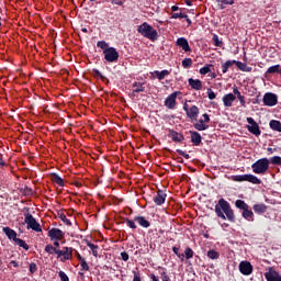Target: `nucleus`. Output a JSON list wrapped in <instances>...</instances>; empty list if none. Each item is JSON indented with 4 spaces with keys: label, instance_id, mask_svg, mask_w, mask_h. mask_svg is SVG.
Wrapping results in <instances>:
<instances>
[{
    "label": "nucleus",
    "instance_id": "1",
    "mask_svg": "<svg viewBox=\"0 0 281 281\" xmlns=\"http://www.w3.org/2000/svg\"><path fill=\"white\" fill-rule=\"evenodd\" d=\"M215 214L217 218H222V221H229V223H236V215L234 214V210H232V204L227 202L225 199H220L217 204L215 205Z\"/></svg>",
    "mask_w": 281,
    "mask_h": 281
},
{
    "label": "nucleus",
    "instance_id": "2",
    "mask_svg": "<svg viewBox=\"0 0 281 281\" xmlns=\"http://www.w3.org/2000/svg\"><path fill=\"white\" fill-rule=\"evenodd\" d=\"M137 32L140 34V36L148 38V41H151L153 43L159 38V33H157V30H155L153 25L148 24V22H144L143 24L138 25Z\"/></svg>",
    "mask_w": 281,
    "mask_h": 281
},
{
    "label": "nucleus",
    "instance_id": "3",
    "mask_svg": "<svg viewBox=\"0 0 281 281\" xmlns=\"http://www.w3.org/2000/svg\"><path fill=\"white\" fill-rule=\"evenodd\" d=\"M229 179L236 183H243V181H248V183H252L254 186H260L262 183V180L251 173L231 176Z\"/></svg>",
    "mask_w": 281,
    "mask_h": 281
},
{
    "label": "nucleus",
    "instance_id": "4",
    "mask_svg": "<svg viewBox=\"0 0 281 281\" xmlns=\"http://www.w3.org/2000/svg\"><path fill=\"white\" fill-rule=\"evenodd\" d=\"M255 175H265L269 170V158H260L251 165Z\"/></svg>",
    "mask_w": 281,
    "mask_h": 281
},
{
    "label": "nucleus",
    "instance_id": "5",
    "mask_svg": "<svg viewBox=\"0 0 281 281\" xmlns=\"http://www.w3.org/2000/svg\"><path fill=\"white\" fill-rule=\"evenodd\" d=\"M24 223L27 225V229H33V232L37 233L43 232L41 224L36 222V218L30 212L24 213Z\"/></svg>",
    "mask_w": 281,
    "mask_h": 281
},
{
    "label": "nucleus",
    "instance_id": "6",
    "mask_svg": "<svg viewBox=\"0 0 281 281\" xmlns=\"http://www.w3.org/2000/svg\"><path fill=\"white\" fill-rule=\"evenodd\" d=\"M103 56L106 63H117V60L120 59V53L117 52V49H115V47H110L103 50Z\"/></svg>",
    "mask_w": 281,
    "mask_h": 281
},
{
    "label": "nucleus",
    "instance_id": "7",
    "mask_svg": "<svg viewBox=\"0 0 281 281\" xmlns=\"http://www.w3.org/2000/svg\"><path fill=\"white\" fill-rule=\"evenodd\" d=\"M246 120L248 124H250V125H247V130L249 131V133H251L256 137H260L262 131H260V126L257 124L254 117H247Z\"/></svg>",
    "mask_w": 281,
    "mask_h": 281
},
{
    "label": "nucleus",
    "instance_id": "8",
    "mask_svg": "<svg viewBox=\"0 0 281 281\" xmlns=\"http://www.w3.org/2000/svg\"><path fill=\"white\" fill-rule=\"evenodd\" d=\"M166 199H168V194L166 193V191L159 189L154 195L153 201L155 205L161 206L164 205V203H166Z\"/></svg>",
    "mask_w": 281,
    "mask_h": 281
},
{
    "label": "nucleus",
    "instance_id": "9",
    "mask_svg": "<svg viewBox=\"0 0 281 281\" xmlns=\"http://www.w3.org/2000/svg\"><path fill=\"white\" fill-rule=\"evenodd\" d=\"M239 271L243 276H251L254 273V266L249 261H241L239 263Z\"/></svg>",
    "mask_w": 281,
    "mask_h": 281
},
{
    "label": "nucleus",
    "instance_id": "10",
    "mask_svg": "<svg viewBox=\"0 0 281 281\" xmlns=\"http://www.w3.org/2000/svg\"><path fill=\"white\" fill-rule=\"evenodd\" d=\"M263 104L265 106H276V104H278V95L267 92L263 95Z\"/></svg>",
    "mask_w": 281,
    "mask_h": 281
},
{
    "label": "nucleus",
    "instance_id": "11",
    "mask_svg": "<svg viewBox=\"0 0 281 281\" xmlns=\"http://www.w3.org/2000/svg\"><path fill=\"white\" fill-rule=\"evenodd\" d=\"M144 85H146L145 82H139V81H134L132 83V98H137V93H144V91H146V87H144Z\"/></svg>",
    "mask_w": 281,
    "mask_h": 281
},
{
    "label": "nucleus",
    "instance_id": "12",
    "mask_svg": "<svg viewBox=\"0 0 281 281\" xmlns=\"http://www.w3.org/2000/svg\"><path fill=\"white\" fill-rule=\"evenodd\" d=\"M48 237L50 240H63L65 238V232L60 231V228H50L48 231Z\"/></svg>",
    "mask_w": 281,
    "mask_h": 281
},
{
    "label": "nucleus",
    "instance_id": "13",
    "mask_svg": "<svg viewBox=\"0 0 281 281\" xmlns=\"http://www.w3.org/2000/svg\"><path fill=\"white\" fill-rule=\"evenodd\" d=\"M178 93H181L179 91H176L171 94H169L166 100H165V106H167V109H175V106H177V95Z\"/></svg>",
    "mask_w": 281,
    "mask_h": 281
},
{
    "label": "nucleus",
    "instance_id": "14",
    "mask_svg": "<svg viewBox=\"0 0 281 281\" xmlns=\"http://www.w3.org/2000/svg\"><path fill=\"white\" fill-rule=\"evenodd\" d=\"M71 258H74V248L64 247L61 250L60 262H66V260H71Z\"/></svg>",
    "mask_w": 281,
    "mask_h": 281
},
{
    "label": "nucleus",
    "instance_id": "15",
    "mask_svg": "<svg viewBox=\"0 0 281 281\" xmlns=\"http://www.w3.org/2000/svg\"><path fill=\"white\" fill-rule=\"evenodd\" d=\"M71 258H74V248L64 247L61 250L60 262H66V260H71Z\"/></svg>",
    "mask_w": 281,
    "mask_h": 281
},
{
    "label": "nucleus",
    "instance_id": "16",
    "mask_svg": "<svg viewBox=\"0 0 281 281\" xmlns=\"http://www.w3.org/2000/svg\"><path fill=\"white\" fill-rule=\"evenodd\" d=\"M168 137H170L176 144H180V142H183V139H186V136H183V134L175 130H169Z\"/></svg>",
    "mask_w": 281,
    "mask_h": 281
},
{
    "label": "nucleus",
    "instance_id": "17",
    "mask_svg": "<svg viewBox=\"0 0 281 281\" xmlns=\"http://www.w3.org/2000/svg\"><path fill=\"white\" fill-rule=\"evenodd\" d=\"M176 45L178 47H181L183 52H192V48L190 47V43H188V40L186 37H179L176 42Z\"/></svg>",
    "mask_w": 281,
    "mask_h": 281
},
{
    "label": "nucleus",
    "instance_id": "18",
    "mask_svg": "<svg viewBox=\"0 0 281 281\" xmlns=\"http://www.w3.org/2000/svg\"><path fill=\"white\" fill-rule=\"evenodd\" d=\"M265 278L267 281H281L280 273L271 269L265 273Z\"/></svg>",
    "mask_w": 281,
    "mask_h": 281
},
{
    "label": "nucleus",
    "instance_id": "19",
    "mask_svg": "<svg viewBox=\"0 0 281 281\" xmlns=\"http://www.w3.org/2000/svg\"><path fill=\"white\" fill-rule=\"evenodd\" d=\"M188 82L189 87H191V89H193L194 91H201V89H203V81H201L200 79L189 78Z\"/></svg>",
    "mask_w": 281,
    "mask_h": 281
},
{
    "label": "nucleus",
    "instance_id": "20",
    "mask_svg": "<svg viewBox=\"0 0 281 281\" xmlns=\"http://www.w3.org/2000/svg\"><path fill=\"white\" fill-rule=\"evenodd\" d=\"M191 135V143L193 146H201V142H203V137H201V134L199 132L190 131Z\"/></svg>",
    "mask_w": 281,
    "mask_h": 281
},
{
    "label": "nucleus",
    "instance_id": "21",
    "mask_svg": "<svg viewBox=\"0 0 281 281\" xmlns=\"http://www.w3.org/2000/svg\"><path fill=\"white\" fill-rule=\"evenodd\" d=\"M222 101H223L224 106L229 109V106H232V104H234V102L236 101V95H234V93L225 94L223 97Z\"/></svg>",
    "mask_w": 281,
    "mask_h": 281
},
{
    "label": "nucleus",
    "instance_id": "22",
    "mask_svg": "<svg viewBox=\"0 0 281 281\" xmlns=\"http://www.w3.org/2000/svg\"><path fill=\"white\" fill-rule=\"evenodd\" d=\"M3 234L9 238V240H13V243L16 240V233L14 229L5 226L2 228Z\"/></svg>",
    "mask_w": 281,
    "mask_h": 281
},
{
    "label": "nucleus",
    "instance_id": "23",
    "mask_svg": "<svg viewBox=\"0 0 281 281\" xmlns=\"http://www.w3.org/2000/svg\"><path fill=\"white\" fill-rule=\"evenodd\" d=\"M134 221L138 223L140 227H144L145 229H148L150 227V222L146 220L145 216H135Z\"/></svg>",
    "mask_w": 281,
    "mask_h": 281
},
{
    "label": "nucleus",
    "instance_id": "24",
    "mask_svg": "<svg viewBox=\"0 0 281 281\" xmlns=\"http://www.w3.org/2000/svg\"><path fill=\"white\" fill-rule=\"evenodd\" d=\"M187 117H189V120H196L199 117V106L192 105L191 108H189Z\"/></svg>",
    "mask_w": 281,
    "mask_h": 281
},
{
    "label": "nucleus",
    "instance_id": "25",
    "mask_svg": "<svg viewBox=\"0 0 281 281\" xmlns=\"http://www.w3.org/2000/svg\"><path fill=\"white\" fill-rule=\"evenodd\" d=\"M50 180L53 181V183H56L57 186H59V188L65 187V180H63V178H60V176H58V173H52Z\"/></svg>",
    "mask_w": 281,
    "mask_h": 281
},
{
    "label": "nucleus",
    "instance_id": "26",
    "mask_svg": "<svg viewBox=\"0 0 281 281\" xmlns=\"http://www.w3.org/2000/svg\"><path fill=\"white\" fill-rule=\"evenodd\" d=\"M154 76H156L158 80H165L167 76H170V70H155Z\"/></svg>",
    "mask_w": 281,
    "mask_h": 281
},
{
    "label": "nucleus",
    "instance_id": "27",
    "mask_svg": "<svg viewBox=\"0 0 281 281\" xmlns=\"http://www.w3.org/2000/svg\"><path fill=\"white\" fill-rule=\"evenodd\" d=\"M193 126L195 131H207V128H210V125H206L203 119H201L199 123H194Z\"/></svg>",
    "mask_w": 281,
    "mask_h": 281
},
{
    "label": "nucleus",
    "instance_id": "28",
    "mask_svg": "<svg viewBox=\"0 0 281 281\" xmlns=\"http://www.w3.org/2000/svg\"><path fill=\"white\" fill-rule=\"evenodd\" d=\"M269 126L272 131H277V133H281V122L278 120H271Z\"/></svg>",
    "mask_w": 281,
    "mask_h": 281
},
{
    "label": "nucleus",
    "instance_id": "29",
    "mask_svg": "<svg viewBox=\"0 0 281 281\" xmlns=\"http://www.w3.org/2000/svg\"><path fill=\"white\" fill-rule=\"evenodd\" d=\"M254 212H256V214H265V212H267V206L266 204H255L252 206Z\"/></svg>",
    "mask_w": 281,
    "mask_h": 281
},
{
    "label": "nucleus",
    "instance_id": "30",
    "mask_svg": "<svg viewBox=\"0 0 281 281\" xmlns=\"http://www.w3.org/2000/svg\"><path fill=\"white\" fill-rule=\"evenodd\" d=\"M86 245L91 249L92 256H94V258H98V249H100V247L89 240H86Z\"/></svg>",
    "mask_w": 281,
    "mask_h": 281
},
{
    "label": "nucleus",
    "instance_id": "31",
    "mask_svg": "<svg viewBox=\"0 0 281 281\" xmlns=\"http://www.w3.org/2000/svg\"><path fill=\"white\" fill-rule=\"evenodd\" d=\"M235 65H236L237 69H239L240 71H246V72L251 71V67L247 66V64H245L243 61L236 60Z\"/></svg>",
    "mask_w": 281,
    "mask_h": 281
},
{
    "label": "nucleus",
    "instance_id": "32",
    "mask_svg": "<svg viewBox=\"0 0 281 281\" xmlns=\"http://www.w3.org/2000/svg\"><path fill=\"white\" fill-rule=\"evenodd\" d=\"M235 63H236V59L226 60L224 64H222V72L227 74V71H229V67L235 65Z\"/></svg>",
    "mask_w": 281,
    "mask_h": 281
},
{
    "label": "nucleus",
    "instance_id": "33",
    "mask_svg": "<svg viewBox=\"0 0 281 281\" xmlns=\"http://www.w3.org/2000/svg\"><path fill=\"white\" fill-rule=\"evenodd\" d=\"M235 207H237V210H243V212H245L246 210L249 209V205L243 200H236Z\"/></svg>",
    "mask_w": 281,
    "mask_h": 281
},
{
    "label": "nucleus",
    "instance_id": "34",
    "mask_svg": "<svg viewBox=\"0 0 281 281\" xmlns=\"http://www.w3.org/2000/svg\"><path fill=\"white\" fill-rule=\"evenodd\" d=\"M243 218H245L246 221H251L254 222V211L246 209L245 211H243L241 213Z\"/></svg>",
    "mask_w": 281,
    "mask_h": 281
},
{
    "label": "nucleus",
    "instance_id": "35",
    "mask_svg": "<svg viewBox=\"0 0 281 281\" xmlns=\"http://www.w3.org/2000/svg\"><path fill=\"white\" fill-rule=\"evenodd\" d=\"M220 10H225V5H234V0H217Z\"/></svg>",
    "mask_w": 281,
    "mask_h": 281
},
{
    "label": "nucleus",
    "instance_id": "36",
    "mask_svg": "<svg viewBox=\"0 0 281 281\" xmlns=\"http://www.w3.org/2000/svg\"><path fill=\"white\" fill-rule=\"evenodd\" d=\"M58 218H60V221H63V223H65V225H68V227H71V221H69V218H67V215H65V213H63V211H59L57 213Z\"/></svg>",
    "mask_w": 281,
    "mask_h": 281
},
{
    "label": "nucleus",
    "instance_id": "37",
    "mask_svg": "<svg viewBox=\"0 0 281 281\" xmlns=\"http://www.w3.org/2000/svg\"><path fill=\"white\" fill-rule=\"evenodd\" d=\"M212 67H214V65H212V64H206L204 67H202L201 69H200V74H201V76H205V75H207V74H211L212 72Z\"/></svg>",
    "mask_w": 281,
    "mask_h": 281
},
{
    "label": "nucleus",
    "instance_id": "38",
    "mask_svg": "<svg viewBox=\"0 0 281 281\" xmlns=\"http://www.w3.org/2000/svg\"><path fill=\"white\" fill-rule=\"evenodd\" d=\"M271 74H280V65H274V66L269 67L266 71V78H267V76H269Z\"/></svg>",
    "mask_w": 281,
    "mask_h": 281
},
{
    "label": "nucleus",
    "instance_id": "39",
    "mask_svg": "<svg viewBox=\"0 0 281 281\" xmlns=\"http://www.w3.org/2000/svg\"><path fill=\"white\" fill-rule=\"evenodd\" d=\"M15 245H19V247H22V249H25V251H27L30 249V245H27V243H25V240L21 239V238H16L14 240Z\"/></svg>",
    "mask_w": 281,
    "mask_h": 281
},
{
    "label": "nucleus",
    "instance_id": "40",
    "mask_svg": "<svg viewBox=\"0 0 281 281\" xmlns=\"http://www.w3.org/2000/svg\"><path fill=\"white\" fill-rule=\"evenodd\" d=\"M58 248L54 247L52 244L45 246L44 251L49 255L56 254Z\"/></svg>",
    "mask_w": 281,
    "mask_h": 281
},
{
    "label": "nucleus",
    "instance_id": "41",
    "mask_svg": "<svg viewBox=\"0 0 281 281\" xmlns=\"http://www.w3.org/2000/svg\"><path fill=\"white\" fill-rule=\"evenodd\" d=\"M184 257L187 260L194 258V250H192V248H190V247H187L184 249Z\"/></svg>",
    "mask_w": 281,
    "mask_h": 281
},
{
    "label": "nucleus",
    "instance_id": "42",
    "mask_svg": "<svg viewBox=\"0 0 281 281\" xmlns=\"http://www.w3.org/2000/svg\"><path fill=\"white\" fill-rule=\"evenodd\" d=\"M158 269H161L162 272H160V278L162 281H170V276H168V272H166V268L158 267Z\"/></svg>",
    "mask_w": 281,
    "mask_h": 281
},
{
    "label": "nucleus",
    "instance_id": "43",
    "mask_svg": "<svg viewBox=\"0 0 281 281\" xmlns=\"http://www.w3.org/2000/svg\"><path fill=\"white\" fill-rule=\"evenodd\" d=\"M218 256V251L214 249L207 251V258H210L211 260H217Z\"/></svg>",
    "mask_w": 281,
    "mask_h": 281
},
{
    "label": "nucleus",
    "instance_id": "44",
    "mask_svg": "<svg viewBox=\"0 0 281 281\" xmlns=\"http://www.w3.org/2000/svg\"><path fill=\"white\" fill-rule=\"evenodd\" d=\"M179 249H180V248L177 247V246H173V247H172L173 254L177 255L178 258L183 261V260H186V255L180 254V252H179Z\"/></svg>",
    "mask_w": 281,
    "mask_h": 281
},
{
    "label": "nucleus",
    "instance_id": "45",
    "mask_svg": "<svg viewBox=\"0 0 281 281\" xmlns=\"http://www.w3.org/2000/svg\"><path fill=\"white\" fill-rule=\"evenodd\" d=\"M182 67L184 69H190V67H192V58H184L182 60Z\"/></svg>",
    "mask_w": 281,
    "mask_h": 281
},
{
    "label": "nucleus",
    "instance_id": "46",
    "mask_svg": "<svg viewBox=\"0 0 281 281\" xmlns=\"http://www.w3.org/2000/svg\"><path fill=\"white\" fill-rule=\"evenodd\" d=\"M97 47H99L100 49H103V52L105 50V49H109L110 47H109V43H106L105 41H99L98 43H97Z\"/></svg>",
    "mask_w": 281,
    "mask_h": 281
},
{
    "label": "nucleus",
    "instance_id": "47",
    "mask_svg": "<svg viewBox=\"0 0 281 281\" xmlns=\"http://www.w3.org/2000/svg\"><path fill=\"white\" fill-rule=\"evenodd\" d=\"M124 221L126 222L127 227L131 229H137V224H135V221L128 220V217H126Z\"/></svg>",
    "mask_w": 281,
    "mask_h": 281
},
{
    "label": "nucleus",
    "instance_id": "48",
    "mask_svg": "<svg viewBox=\"0 0 281 281\" xmlns=\"http://www.w3.org/2000/svg\"><path fill=\"white\" fill-rule=\"evenodd\" d=\"M270 162L273 166H281V157L280 156H273L272 158H270Z\"/></svg>",
    "mask_w": 281,
    "mask_h": 281
},
{
    "label": "nucleus",
    "instance_id": "49",
    "mask_svg": "<svg viewBox=\"0 0 281 281\" xmlns=\"http://www.w3.org/2000/svg\"><path fill=\"white\" fill-rule=\"evenodd\" d=\"M212 41H213L215 47H222L223 42L218 38V35L214 34L212 37Z\"/></svg>",
    "mask_w": 281,
    "mask_h": 281
},
{
    "label": "nucleus",
    "instance_id": "50",
    "mask_svg": "<svg viewBox=\"0 0 281 281\" xmlns=\"http://www.w3.org/2000/svg\"><path fill=\"white\" fill-rule=\"evenodd\" d=\"M171 19H188V14L180 12V13H171Z\"/></svg>",
    "mask_w": 281,
    "mask_h": 281
},
{
    "label": "nucleus",
    "instance_id": "51",
    "mask_svg": "<svg viewBox=\"0 0 281 281\" xmlns=\"http://www.w3.org/2000/svg\"><path fill=\"white\" fill-rule=\"evenodd\" d=\"M92 72L94 74V77L100 78L103 82H104V80H106V78L103 76L102 72H100V70L94 68V69H92Z\"/></svg>",
    "mask_w": 281,
    "mask_h": 281
},
{
    "label": "nucleus",
    "instance_id": "52",
    "mask_svg": "<svg viewBox=\"0 0 281 281\" xmlns=\"http://www.w3.org/2000/svg\"><path fill=\"white\" fill-rule=\"evenodd\" d=\"M58 276H59L60 281H69V276H67V273H65V271L60 270L58 272Z\"/></svg>",
    "mask_w": 281,
    "mask_h": 281
},
{
    "label": "nucleus",
    "instance_id": "53",
    "mask_svg": "<svg viewBox=\"0 0 281 281\" xmlns=\"http://www.w3.org/2000/svg\"><path fill=\"white\" fill-rule=\"evenodd\" d=\"M29 271L30 273H36L38 271V266L34 262L30 263Z\"/></svg>",
    "mask_w": 281,
    "mask_h": 281
},
{
    "label": "nucleus",
    "instance_id": "54",
    "mask_svg": "<svg viewBox=\"0 0 281 281\" xmlns=\"http://www.w3.org/2000/svg\"><path fill=\"white\" fill-rule=\"evenodd\" d=\"M80 266H81V270L82 271H89V263H87V260L83 259L82 261H80Z\"/></svg>",
    "mask_w": 281,
    "mask_h": 281
},
{
    "label": "nucleus",
    "instance_id": "55",
    "mask_svg": "<svg viewBox=\"0 0 281 281\" xmlns=\"http://www.w3.org/2000/svg\"><path fill=\"white\" fill-rule=\"evenodd\" d=\"M207 98H209V100H215L216 99V93L213 92L212 88L207 89Z\"/></svg>",
    "mask_w": 281,
    "mask_h": 281
},
{
    "label": "nucleus",
    "instance_id": "56",
    "mask_svg": "<svg viewBox=\"0 0 281 281\" xmlns=\"http://www.w3.org/2000/svg\"><path fill=\"white\" fill-rule=\"evenodd\" d=\"M178 155H181V157H184V159H190V154H187L182 149H177Z\"/></svg>",
    "mask_w": 281,
    "mask_h": 281
},
{
    "label": "nucleus",
    "instance_id": "57",
    "mask_svg": "<svg viewBox=\"0 0 281 281\" xmlns=\"http://www.w3.org/2000/svg\"><path fill=\"white\" fill-rule=\"evenodd\" d=\"M133 273H134L133 281H142V274H139V272L133 271Z\"/></svg>",
    "mask_w": 281,
    "mask_h": 281
},
{
    "label": "nucleus",
    "instance_id": "58",
    "mask_svg": "<svg viewBox=\"0 0 281 281\" xmlns=\"http://www.w3.org/2000/svg\"><path fill=\"white\" fill-rule=\"evenodd\" d=\"M121 258L124 262H128V258H130L128 252L126 251L121 252Z\"/></svg>",
    "mask_w": 281,
    "mask_h": 281
},
{
    "label": "nucleus",
    "instance_id": "59",
    "mask_svg": "<svg viewBox=\"0 0 281 281\" xmlns=\"http://www.w3.org/2000/svg\"><path fill=\"white\" fill-rule=\"evenodd\" d=\"M237 99L239 100L241 106H245L246 102H245V95L240 94L239 97H237Z\"/></svg>",
    "mask_w": 281,
    "mask_h": 281
},
{
    "label": "nucleus",
    "instance_id": "60",
    "mask_svg": "<svg viewBox=\"0 0 281 281\" xmlns=\"http://www.w3.org/2000/svg\"><path fill=\"white\" fill-rule=\"evenodd\" d=\"M202 117H203V121L205 122V124H210V115L207 113H204L202 115Z\"/></svg>",
    "mask_w": 281,
    "mask_h": 281
},
{
    "label": "nucleus",
    "instance_id": "61",
    "mask_svg": "<svg viewBox=\"0 0 281 281\" xmlns=\"http://www.w3.org/2000/svg\"><path fill=\"white\" fill-rule=\"evenodd\" d=\"M233 93H234V95H237V98H239V95H241L240 90H238V87L233 88Z\"/></svg>",
    "mask_w": 281,
    "mask_h": 281
},
{
    "label": "nucleus",
    "instance_id": "62",
    "mask_svg": "<svg viewBox=\"0 0 281 281\" xmlns=\"http://www.w3.org/2000/svg\"><path fill=\"white\" fill-rule=\"evenodd\" d=\"M112 3L114 5H124V2L122 0H112Z\"/></svg>",
    "mask_w": 281,
    "mask_h": 281
},
{
    "label": "nucleus",
    "instance_id": "63",
    "mask_svg": "<svg viewBox=\"0 0 281 281\" xmlns=\"http://www.w3.org/2000/svg\"><path fill=\"white\" fill-rule=\"evenodd\" d=\"M76 258L78 259L79 262H82V260H85L82 255H80V252H78V251H76Z\"/></svg>",
    "mask_w": 281,
    "mask_h": 281
},
{
    "label": "nucleus",
    "instance_id": "64",
    "mask_svg": "<svg viewBox=\"0 0 281 281\" xmlns=\"http://www.w3.org/2000/svg\"><path fill=\"white\" fill-rule=\"evenodd\" d=\"M55 255L57 256V258H63V250L58 249L55 251Z\"/></svg>",
    "mask_w": 281,
    "mask_h": 281
}]
</instances>
